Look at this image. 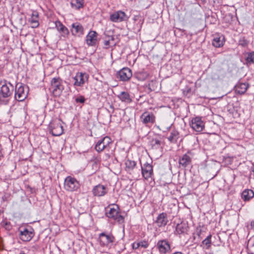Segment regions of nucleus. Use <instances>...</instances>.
Instances as JSON below:
<instances>
[{"mask_svg":"<svg viewBox=\"0 0 254 254\" xmlns=\"http://www.w3.org/2000/svg\"><path fill=\"white\" fill-rule=\"evenodd\" d=\"M14 87L11 83L6 80L0 81V103L1 104L6 105L9 102L7 99L11 96L13 91Z\"/></svg>","mask_w":254,"mask_h":254,"instance_id":"1","label":"nucleus"},{"mask_svg":"<svg viewBox=\"0 0 254 254\" xmlns=\"http://www.w3.org/2000/svg\"><path fill=\"white\" fill-rule=\"evenodd\" d=\"M64 81L59 77H54L51 81L50 90L54 96L60 97L64 89Z\"/></svg>","mask_w":254,"mask_h":254,"instance_id":"2","label":"nucleus"},{"mask_svg":"<svg viewBox=\"0 0 254 254\" xmlns=\"http://www.w3.org/2000/svg\"><path fill=\"white\" fill-rule=\"evenodd\" d=\"M28 87L18 83L15 86V99L18 101H23L27 97L28 94Z\"/></svg>","mask_w":254,"mask_h":254,"instance_id":"3","label":"nucleus"},{"mask_svg":"<svg viewBox=\"0 0 254 254\" xmlns=\"http://www.w3.org/2000/svg\"><path fill=\"white\" fill-rule=\"evenodd\" d=\"M115 240V237L111 233L103 232L99 235V243L103 247H111Z\"/></svg>","mask_w":254,"mask_h":254,"instance_id":"4","label":"nucleus"},{"mask_svg":"<svg viewBox=\"0 0 254 254\" xmlns=\"http://www.w3.org/2000/svg\"><path fill=\"white\" fill-rule=\"evenodd\" d=\"M112 144L111 138L108 136H105L99 139L96 143L95 149L98 152L103 151L104 149L109 150L110 145Z\"/></svg>","mask_w":254,"mask_h":254,"instance_id":"5","label":"nucleus"},{"mask_svg":"<svg viewBox=\"0 0 254 254\" xmlns=\"http://www.w3.org/2000/svg\"><path fill=\"white\" fill-rule=\"evenodd\" d=\"M80 184L74 178L67 176L64 180V188L69 191H76L79 189Z\"/></svg>","mask_w":254,"mask_h":254,"instance_id":"6","label":"nucleus"},{"mask_svg":"<svg viewBox=\"0 0 254 254\" xmlns=\"http://www.w3.org/2000/svg\"><path fill=\"white\" fill-rule=\"evenodd\" d=\"M50 132L53 136H60L64 132L61 121L59 119L53 120L49 126Z\"/></svg>","mask_w":254,"mask_h":254,"instance_id":"7","label":"nucleus"},{"mask_svg":"<svg viewBox=\"0 0 254 254\" xmlns=\"http://www.w3.org/2000/svg\"><path fill=\"white\" fill-rule=\"evenodd\" d=\"M106 215L108 218L116 220L119 223L124 222V218L119 214L117 206H116V208H109V210H106Z\"/></svg>","mask_w":254,"mask_h":254,"instance_id":"8","label":"nucleus"},{"mask_svg":"<svg viewBox=\"0 0 254 254\" xmlns=\"http://www.w3.org/2000/svg\"><path fill=\"white\" fill-rule=\"evenodd\" d=\"M34 235L33 230L31 228H25L20 230L19 238L22 241H30Z\"/></svg>","mask_w":254,"mask_h":254,"instance_id":"9","label":"nucleus"},{"mask_svg":"<svg viewBox=\"0 0 254 254\" xmlns=\"http://www.w3.org/2000/svg\"><path fill=\"white\" fill-rule=\"evenodd\" d=\"M190 125L194 130L197 132L202 131L205 127L204 123L201 118L198 117L192 118Z\"/></svg>","mask_w":254,"mask_h":254,"instance_id":"10","label":"nucleus"},{"mask_svg":"<svg viewBox=\"0 0 254 254\" xmlns=\"http://www.w3.org/2000/svg\"><path fill=\"white\" fill-rule=\"evenodd\" d=\"M193 154L190 151H188L186 154L180 157L179 160V165L186 168L191 164Z\"/></svg>","mask_w":254,"mask_h":254,"instance_id":"11","label":"nucleus"},{"mask_svg":"<svg viewBox=\"0 0 254 254\" xmlns=\"http://www.w3.org/2000/svg\"><path fill=\"white\" fill-rule=\"evenodd\" d=\"M110 19L114 22H120L127 19V16L126 13L121 10H119L111 14Z\"/></svg>","mask_w":254,"mask_h":254,"instance_id":"12","label":"nucleus"},{"mask_svg":"<svg viewBox=\"0 0 254 254\" xmlns=\"http://www.w3.org/2000/svg\"><path fill=\"white\" fill-rule=\"evenodd\" d=\"M141 173L143 177L145 179L151 178L153 174V166L151 164L145 163L141 166Z\"/></svg>","mask_w":254,"mask_h":254,"instance_id":"13","label":"nucleus"},{"mask_svg":"<svg viewBox=\"0 0 254 254\" xmlns=\"http://www.w3.org/2000/svg\"><path fill=\"white\" fill-rule=\"evenodd\" d=\"M98 34L95 31H90L86 37V43L89 46H95L97 43Z\"/></svg>","mask_w":254,"mask_h":254,"instance_id":"14","label":"nucleus"},{"mask_svg":"<svg viewBox=\"0 0 254 254\" xmlns=\"http://www.w3.org/2000/svg\"><path fill=\"white\" fill-rule=\"evenodd\" d=\"M118 75L121 81H127L132 76V72L129 68L125 67L118 72Z\"/></svg>","mask_w":254,"mask_h":254,"instance_id":"15","label":"nucleus"},{"mask_svg":"<svg viewBox=\"0 0 254 254\" xmlns=\"http://www.w3.org/2000/svg\"><path fill=\"white\" fill-rule=\"evenodd\" d=\"M140 119L143 124H153L155 122V116L152 113L145 112L140 116Z\"/></svg>","mask_w":254,"mask_h":254,"instance_id":"16","label":"nucleus"},{"mask_svg":"<svg viewBox=\"0 0 254 254\" xmlns=\"http://www.w3.org/2000/svg\"><path fill=\"white\" fill-rule=\"evenodd\" d=\"M88 75L85 73H78L74 77L75 82L74 85L76 86H81L88 80Z\"/></svg>","mask_w":254,"mask_h":254,"instance_id":"17","label":"nucleus"},{"mask_svg":"<svg viewBox=\"0 0 254 254\" xmlns=\"http://www.w3.org/2000/svg\"><path fill=\"white\" fill-rule=\"evenodd\" d=\"M157 245L159 252L162 254H166L171 250L170 245L166 240L159 241Z\"/></svg>","mask_w":254,"mask_h":254,"instance_id":"18","label":"nucleus"},{"mask_svg":"<svg viewBox=\"0 0 254 254\" xmlns=\"http://www.w3.org/2000/svg\"><path fill=\"white\" fill-rule=\"evenodd\" d=\"M168 222L167 214L165 212L159 214L155 221V223L159 227L165 226Z\"/></svg>","mask_w":254,"mask_h":254,"instance_id":"19","label":"nucleus"},{"mask_svg":"<svg viewBox=\"0 0 254 254\" xmlns=\"http://www.w3.org/2000/svg\"><path fill=\"white\" fill-rule=\"evenodd\" d=\"M92 192L95 196H102L107 193V189L104 186L98 185L93 188Z\"/></svg>","mask_w":254,"mask_h":254,"instance_id":"20","label":"nucleus"},{"mask_svg":"<svg viewBox=\"0 0 254 254\" xmlns=\"http://www.w3.org/2000/svg\"><path fill=\"white\" fill-rule=\"evenodd\" d=\"M189 227L186 223L182 222L178 224L176 228V231L179 235H186L188 234Z\"/></svg>","mask_w":254,"mask_h":254,"instance_id":"21","label":"nucleus"},{"mask_svg":"<svg viewBox=\"0 0 254 254\" xmlns=\"http://www.w3.org/2000/svg\"><path fill=\"white\" fill-rule=\"evenodd\" d=\"M71 32L72 35H81L83 34V28L79 23H74L71 25Z\"/></svg>","mask_w":254,"mask_h":254,"instance_id":"22","label":"nucleus"},{"mask_svg":"<svg viewBox=\"0 0 254 254\" xmlns=\"http://www.w3.org/2000/svg\"><path fill=\"white\" fill-rule=\"evenodd\" d=\"M55 26L58 31L61 33L63 36L66 37L69 34L68 29L61 21L59 20L56 21L55 22Z\"/></svg>","mask_w":254,"mask_h":254,"instance_id":"23","label":"nucleus"},{"mask_svg":"<svg viewBox=\"0 0 254 254\" xmlns=\"http://www.w3.org/2000/svg\"><path fill=\"white\" fill-rule=\"evenodd\" d=\"M38 15V13L37 11H34L32 12L31 17L28 20L31 25V27L36 28L39 26V23Z\"/></svg>","mask_w":254,"mask_h":254,"instance_id":"24","label":"nucleus"},{"mask_svg":"<svg viewBox=\"0 0 254 254\" xmlns=\"http://www.w3.org/2000/svg\"><path fill=\"white\" fill-rule=\"evenodd\" d=\"M254 196V192L250 189H246L244 190L241 194L242 198L245 201H249Z\"/></svg>","mask_w":254,"mask_h":254,"instance_id":"25","label":"nucleus"},{"mask_svg":"<svg viewBox=\"0 0 254 254\" xmlns=\"http://www.w3.org/2000/svg\"><path fill=\"white\" fill-rule=\"evenodd\" d=\"M126 171L131 173V171L135 167L136 163L134 161L127 159L125 161Z\"/></svg>","mask_w":254,"mask_h":254,"instance_id":"26","label":"nucleus"},{"mask_svg":"<svg viewBox=\"0 0 254 254\" xmlns=\"http://www.w3.org/2000/svg\"><path fill=\"white\" fill-rule=\"evenodd\" d=\"M118 97L122 102L126 103H130L132 101L129 94L127 92H122L119 95H118Z\"/></svg>","mask_w":254,"mask_h":254,"instance_id":"27","label":"nucleus"},{"mask_svg":"<svg viewBox=\"0 0 254 254\" xmlns=\"http://www.w3.org/2000/svg\"><path fill=\"white\" fill-rule=\"evenodd\" d=\"M224 38L221 36H216L214 38L212 41V45L216 47L219 48L223 46Z\"/></svg>","mask_w":254,"mask_h":254,"instance_id":"28","label":"nucleus"},{"mask_svg":"<svg viewBox=\"0 0 254 254\" xmlns=\"http://www.w3.org/2000/svg\"><path fill=\"white\" fill-rule=\"evenodd\" d=\"M248 86L246 83H240L236 86V91L240 94L245 93L248 89Z\"/></svg>","mask_w":254,"mask_h":254,"instance_id":"29","label":"nucleus"},{"mask_svg":"<svg viewBox=\"0 0 254 254\" xmlns=\"http://www.w3.org/2000/svg\"><path fill=\"white\" fill-rule=\"evenodd\" d=\"M114 38L113 36H107L106 37L103 41L104 48L105 49H108L112 45H115L114 43Z\"/></svg>","mask_w":254,"mask_h":254,"instance_id":"30","label":"nucleus"},{"mask_svg":"<svg viewBox=\"0 0 254 254\" xmlns=\"http://www.w3.org/2000/svg\"><path fill=\"white\" fill-rule=\"evenodd\" d=\"M84 0H71L70 4L73 8L79 9L83 7Z\"/></svg>","mask_w":254,"mask_h":254,"instance_id":"31","label":"nucleus"},{"mask_svg":"<svg viewBox=\"0 0 254 254\" xmlns=\"http://www.w3.org/2000/svg\"><path fill=\"white\" fill-rule=\"evenodd\" d=\"M179 132L178 131L174 130H172L170 135L168 137V139L172 143H175L177 142L179 138Z\"/></svg>","mask_w":254,"mask_h":254,"instance_id":"32","label":"nucleus"},{"mask_svg":"<svg viewBox=\"0 0 254 254\" xmlns=\"http://www.w3.org/2000/svg\"><path fill=\"white\" fill-rule=\"evenodd\" d=\"M148 76V73L144 71H141L136 72L135 74V77L139 81H144Z\"/></svg>","mask_w":254,"mask_h":254,"instance_id":"33","label":"nucleus"},{"mask_svg":"<svg viewBox=\"0 0 254 254\" xmlns=\"http://www.w3.org/2000/svg\"><path fill=\"white\" fill-rule=\"evenodd\" d=\"M246 61L247 64H254V52H252L248 54Z\"/></svg>","mask_w":254,"mask_h":254,"instance_id":"34","label":"nucleus"},{"mask_svg":"<svg viewBox=\"0 0 254 254\" xmlns=\"http://www.w3.org/2000/svg\"><path fill=\"white\" fill-rule=\"evenodd\" d=\"M211 235H209L206 238H205L202 242V243L205 245L206 249H209L210 247L211 243Z\"/></svg>","mask_w":254,"mask_h":254,"instance_id":"35","label":"nucleus"},{"mask_svg":"<svg viewBox=\"0 0 254 254\" xmlns=\"http://www.w3.org/2000/svg\"><path fill=\"white\" fill-rule=\"evenodd\" d=\"M248 245L249 251L252 252L251 254H254V236L249 240Z\"/></svg>","mask_w":254,"mask_h":254,"instance_id":"36","label":"nucleus"},{"mask_svg":"<svg viewBox=\"0 0 254 254\" xmlns=\"http://www.w3.org/2000/svg\"><path fill=\"white\" fill-rule=\"evenodd\" d=\"M161 141L157 139H153L151 141L152 146L155 148H158L161 145Z\"/></svg>","mask_w":254,"mask_h":254,"instance_id":"37","label":"nucleus"},{"mask_svg":"<svg viewBox=\"0 0 254 254\" xmlns=\"http://www.w3.org/2000/svg\"><path fill=\"white\" fill-rule=\"evenodd\" d=\"M139 248L146 249L149 246V243L147 241L145 240H142L139 241Z\"/></svg>","mask_w":254,"mask_h":254,"instance_id":"38","label":"nucleus"},{"mask_svg":"<svg viewBox=\"0 0 254 254\" xmlns=\"http://www.w3.org/2000/svg\"><path fill=\"white\" fill-rule=\"evenodd\" d=\"M249 42L245 38H243L239 40V44L243 47H246L248 45Z\"/></svg>","mask_w":254,"mask_h":254,"instance_id":"39","label":"nucleus"},{"mask_svg":"<svg viewBox=\"0 0 254 254\" xmlns=\"http://www.w3.org/2000/svg\"><path fill=\"white\" fill-rule=\"evenodd\" d=\"M75 101L76 103H84L85 102V99L84 96L81 95L76 97L75 99Z\"/></svg>","mask_w":254,"mask_h":254,"instance_id":"40","label":"nucleus"},{"mask_svg":"<svg viewBox=\"0 0 254 254\" xmlns=\"http://www.w3.org/2000/svg\"><path fill=\"white\" fill-rule=\"evenodd\" d=\"M132 248L133 249L136 250L138 249H139V241L138 242H134L132 244Z\"/></svg>","mask_w":254,"mask_h":254,"instance_id":"41","label":"nucleus"},{"mask_svg":"<svg viewBox=\"0 0 254 254\" xmlns=\"http://www.w3.org/2000/svg\"><path fill=\"white\" fill-rule=\"evenodd\" d=\"M132 248L133 249L136 250L138 249H139V241L138 242H134L132 244Z\"/></svg>","mask_w":254,"mask_h":254,"instance_id":"42","label":"nucleus"},{"mask_svg":"<svg viewBox=\"0 0 254 254\" xmlns=\"http://www.w3.org/2000/svg\"><path fill=\"white\" fill-rule=\"evenodd\" d=\"M19 254H26L23 252H21Z\"/></svg>","mask_w":254,"mask_h":254,"instance_id":"43","label":"nucleus"}]
</instances>
